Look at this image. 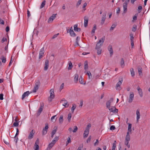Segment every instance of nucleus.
<instances>
[{"mask_svg": "<svg viewBox=\"0 0 150 150\" xmlns=\"http://www.w3.org/2000/svg\"><path fill=\"white\" fill-rule=\"evenodd\" d=\"M40 85V82L39 81H38L35 83L34 88L32 92L33 93L36 92L39 88Z\"/></svg>", "mask_w": 150, "mask_h": 150, "instance_id": "nucleus-1", "label": "nucleus"}, {"mask_svg": "<svg viewBox=\"0 0 150 150\" xmlns=\"http://www.w3.org/2000/svg\"><path fill=\"white\" fill-rule=\"evenodd\" d=\"M105 38V36H103L102 38H101L97 42L96 46L101 47L104 42Z\"/></svg>", "mask_w": 150, "mask_h": 150, "instance_id": "nucleus-2", "label": "nucleus"}, {"mask_svg": "<svg viewBox=\"0 0 150 150\" xmlns=\"http://www.w3.org/2000/svg\"><path fill=\"white\" fill-rule=\"evenodd\" d=\"M123 81V79L122 78L119 79V81L117 83L116 86V88L117 89L120 90L121 89L120 86L122 84Z\"/></svg>", "mask_w": 150, "mask_h": 150, "instance_id": "nucleus-3", "label": "nucleus"}, {"mask_svg": "<svg viewBox=\"0 0 150 150\" xmlns=\"http://www.w3.org/2000/svg\"><path fill=\"white\" fill-rule=\"evenodd\" d=\"M48 125L47 123L45 124V128H43L42 131V134L43 135L46 134L47 132V129H48Z\"/></svg>", "mask_w": 150, "mask_h": 150, "instance_id": "nucleus-4", "label": "nucleus"}, {"mask_svg": "<svg viewBox=\"0 0 150 150\" xmlns=\"http://www.w3.org/2000/svg\"><path fill=\"white\" fill-rule=\"evenodd\" d=\"M50 96L49 98V100H51L52 99H53L54 97V90L53 89H51L50 91Z\"/></svg>", "mask_w": 150, "mask_h": 150, "instance_id": "nucleus-5", "label": "nucleus"}, {"mask_svg": "<svg viewBox=\"0 0 150 150\" xmlns=\"http://www.w3.org/2000/svg\"><path fill=\"white\" fill-rule=\"evenodd\" d=\"M134 94L133 92H131L130 93V95L129 97V99L128 102L129 103H131L132 102L134 97Z\"/></svg>", "mask_w": 150, "mask_h": 150, "instance_id": "nucleus-6", "label": "nucleus"}, {"mask_svg": "<svg viewBox=\"0 0 150 150\" xmlns=\"http://www.w3.org/2000/svg\"><path fill=\"white\" fill-rule=\"evenodd\" d=\"M57 14H53L49 18L48 22L49 23H52L56 17Z\"/></svg>", "mask_w": 150, "mask_h": 150, "instance_id": "nucleus-7", "label": "nucleus"}, {"mask_svg": "<svg viewBox=\"0 0 150 150\" xmlns=\"http://www.w3.org/2000/svg\"><path fill=\"white\" fill-rule=\"evenodd\" d=\"M35 133V130L33 129L30 132V134L28 137V139H32Z\"/></svg>", "mask_w": 150, "mask_h": 150, "instance_id": "nucleus-8", "label": "nucleus"}, {"mask_svg": "<svg viewBox=\"0 0 150 150\" xmlns=\"http://www.w3.org/2000/svg\"><path fill=\"white\" fill-rule=\"evenodd\" d=\"M128 4L127 3H124L123 4V14H125L127 11V6Z\"/></svg>", "mask_w": 150, "mask_h": 150, "instance_id": "nucleus-9", "label": "nucleus"}, {"mask_svg": "<svg viewBox=\"0 0 150 150\" xmlns=\"http://www.w3.org/2000/svg\"><path fill=\"white\" fill-rule=\"evenodd\" d=\"M44 54V47L41 48L39 52V58L40 59L43 57Z\"/></svg>", "mask_w": 150, "mask_h": 150, "instance_id": "nucleus-10", "label": "nucleus"}, {"mask_svg": "<svg viewBox=\"0 0 150 150\" xmlns=\"http://www.w3.org/2000/svg\"><path fill=\"white\" fill-rule=\"evenodd\" d=\"M84 18V26L86 27L88 25V18L87 16H85Z\"/></svg>", "mask_w": 150, "mask_h": 150, "instance_id": "nucleus-11", "label": "nucleus"}, {"mask_svg": "<svg viewBox=\"0 0 150 150\" xmlns=\"http://www.w3.org/2000/svg\"><path fill=\"white\" fill-rule=\"evenodd\" d=\"M61 103H62V105L65 107H67L69 106L68 104H67V101L64 98L62 99L61 101Z\"/></svg>", "mask_w": 150, "mask_h": 150, "instance_id": "nucleus-12", "label": "nucleus"}, {"mask_svg": "<svg viewBox=\"0 0 150 150\" xmlns=\"http://www.w3.org/2000/svg\"><path fill=\"white\" fill-rule=\"evenodd\" d=\"M110 112H117V113L118 111V110L115 107H113L112 108H110V107L109 108H108Z\"/></svg>", "mask_w": 150, "mask_h": 150, "instance_id": "nucleus-13", "label": "nucleus"}, {"mask_svg": "<svg viewBox=\"0 0 150 150\" xmlns=\"http://www.w3.org/2000/svg\"><path fill=\"white\" fill-rule=\"evenodd\" d=\"M39 143V139H38L36 140V141L35 143V150H39V146L38 145Z\"/></svg>", "mask_w": 150, "mask_h": 150, "instance_id": "nucleus-14", "label": "nucleus"}, {"mask_svg": "<svg viewBox=\"0 0 150 150\" xmlns=\"http://www.w3.org/2000/svg\"><path fill=\"white\" fill-rule=\"evenodd\" d=\"M49 62L48 60H45L44 68V70L46 71L48 69L49 67Z\"/></svg>", "mask_w": 150, "mask_h": 150, "instance_id": "nucleus-15", "label": "nucleus"}, {"mask_svg": "<svg viewBox=\"0 0 150 150\" xmlns=\"http://www.w3.org/2000/svg\"><path fill=\"white\" fill-rule=\"evenodd\" d=\"M108 51L110 52V56L111 57L112 56L113 54V50H112V46L111 45H109L108 47Z\"/></svg>", "mask_w": 150, "mask_h": 150, "instance_id": "nucleus-16", "label": "nucleus"}, {"mask_svg": "<svg viewBox=\"0 0 150 150\" xmlns=\"http://www.w3.org/2000/svg\"><path fill=\"white\" fill-rule=\"evenodd\" d=\"M106 16V13H103L102 15V18L101 21V24L103 25L104 24L105 21Z\"/></svg>", "mask_w": 150, "mask_h": 150, "instance_id": "nucleus-17", "label": "nucleus"}, {"mask_svg": "<svg viewBox=\"0 0 150 150\" xmlns=\"http://www.w3.org/2000/svg\"><path fill=\"white\" fill-rule=\"evenodd\" d=\"M113 101V99L111 98L110 100H108L106 103V107L107 108H109L110 107V103L111 102H112Z\"/></svg>", "mask_w": 150, "mask_h": 150, "instance_id": "nucleus-18", "label": "nucleus"}, {"mask_svg": "<svg viewBox=\"0 0 150 150\" xmlns=\"http://www.w3.org/2000/svg\"><path fill=\"white\" fill-rule=\"evenodd\" d=\"M101 46H97L96 47V49L97 50V53L98 55L100 54L101 52L102 49L101 48Z\"/></svg>", "mask_w": 150, "mask_h": 150, "instance_id": "nucleus-19", "label": "nucleus"}, {"mask_svg": "<svg viewBox=\"0 0 150 150\" xmlns=\"http://www.w3.org/2000/svg\"><path fill=\"white\" fill-rule=\"evenodd\" d=\"M136 115H137V121L138 122L140 118V113L139 112V109H138L136 111Z\"/></svg>", "mask_w": 150, "mask_h": 150, "instance_id": "nucleus-20", "label": "nucleus"}, {"mask_svg": "<svg viewBox=\"0 0 150 150\" xmlns=\"http://www.w3.org/2000/svg\"><path fill=\"white\" fill-rule=\"evenodd\" d=\"M30 93L29 91H27L24 92L22 96V99L23 100L26 97H27Z\"/></svg>", "mask_w": 150, "mask_h": 150, "instance_id": "nucleus-21", "label": "nucleus"}, {"mask_svg": "<svg viewBox=\"0 0 150 150\" xmlns=\"http://www.w3.org/2000/svg\"><path fill=\"white\" fill-rule=\"evenodd\" d=\"M67 33H70V34L71 37H74L76 36V35L75 34V33H74V31H69V29H67Z\"/></svg>", "mask_w": 150, "mask_h": 150, "instance_id": "nucleus-22", "label": "nucleus"}, {"mask_svg": "<svg viewBox=\"0 0 150 150\" xmlns=\"http://www.w3.org/2000/svg\"><path fill=\"white\" fill-rule=\"evenodd\" d=\"M89 131H88V130H87V129L86 130H85L83 134L84 138H86L88 137L89 134Z\"/></svg>", "mask_w": 150, "mask_h": 150, "instance_id": "nucleus-23", "label": "nucleus"}, {"mask_svg": "<svg viewBox=\"0 0 150 150\" xmlns=\"http://www.w3.org/2000/svg\"><path fill=\"white\" fill-rule=\"evenodd\" d=\"M77 26L78 25L77 24H75L74 25V30L76 32L80 31L81 30V28L77 27Z\"/></svg>", "mask_w": 150, "mask_h": 150, "instance_id": "nucleus-24", "label": "nucleus"}, {"mask_svg": "<svg viewBox=\"0 0 150 150\" xmlns=\"http://www.w3.org/2000/svg\"><path fill=\"white\" fill-rule=\"evenodd\" d=\"M84 69L85 70H87L88 68V62L87 61H86L84 62Z\"/></svg>", "mask_w": 150, "mask_h": 150, "instance_id": "nucleus-25", "label": "nucleus"}, {"mask_svg": "<svg viewBox=\"0 0 150 150\" xmlns=\"http://www.w3.org/2000/svg\"><path fill=\"white\" fill-rule=\"evenodd\" d=\"M137 89L138 91L139 92V93L141 97L142 96V90L140 88L139 86H138L137 88Z\"/></svg>", "mask_w": 150, "mask_h": 150, "instance_id": "nucleus-26", "label": "nucleus"}, {"mask_svg": "<svg viewBox=\"0 0 150 150\" xmlns=\"http://www.w3.org/2000/svg\"><path fill=\"white\" fill-rule=\"evenodd\" d=\"M43 108V107L41 105L40 108H39L38 112H37V115H40L41 112Z\"/></svg>", "mask_w": 150, "mask_h": 150, "instance_id": "nucleus-27", "label": "nucleus"}, {"mask_svg": "<svg viewBox=\"0 0 150 150\" xmlns=\"http://www.w3.org/2000/svg\"><path fill=\"white\" fill-rule=\"evenodd\" d=\"M54 145L51 143L48 145V147L47 149V150H50L54 146Z\"/></svg>", "mask_w": 150, "mask_h": 150, "instance_id": "nucleus-28", "label": "nucleus"}, {"mask_svg": "<svg viewBox=\"0 0 150 150\" xmlns=\"http://www.w3.org/2000/svg\"><path fill=\"white\" fill-rule=\"evenodd\" d=\"M142 68L141 67H139L138 68V73L140 76L142 75Z\"/></svg>", "mask_w": 150, "mask_h": 150, "instance_id": "nucleus-29", "label": "nucleus"}, {"mask_svg": "<svg viewBox=\"0 0 150 150\" xmlns=\"http://www.w3.org/2000/svg\"><path fill=\"white\" fill-rule=\"evenodd\" d=\"M79 76L77 74H76L74 76V80L75 82L76 83L78 80Z\"/></svg>", "mask_w": 150, "mask_h": 150, "instance_id": "nucleus-30", "label": "nucleus"}, {"mask_svg": "<svg viewBox=\"0 0 150 150\" xmlns=\"http://www.w3.org/2000/svg\"><path fill=\"white\" fill-rule=\"evenodd\" d=\"M59 122L60 124H62L63 122V116L62 115L60 116L59 119Z\"/></svg>", "mask_w": 150, "mask_h": 150, "instance_id": "nucleus-31", "label": "nucleus"}, {"mask_svg": "<svg viewBox=\"0 0 150 150\" xmlns=\"http://www.w3.org/2000/svg\"><path fill=\"white\" fill-rule=\"evenodd\" d=\"M130 71L132 76V77L134 76L135 75V73L133 69L131 68L130 69Z\"/></svg>", "mask_w": 150, "mask_h": 150, "instance_id": "nucleus-32", "label": "nucleus"}, {"mask_svg": "<svg viewBox=\"0 0 150 150\" xmlns=\"http://www.w3.org/2000/svg\"><path fill=\"white\" fill-rule=\"evenodd\" d=\"M116 141H115L113 143L112 150H115V148L116 147Z\"/></svg>", "mask_w": 150, "mask_h": 150, "instance_id": "nucleus-33", "label": "nucleus"}, {"mask_svg": "<svg viewBox=\"0 0 150 150\" xmlns=\"http://www.w3.org/2000/svg\"><path fill=\"white\" fill-rule=\"evenodd\" d=\"M117 25L116 23H113L112 25L110 28V30H113L114 29V28H115L116 26Z\"/></svg>", "mask_w": 150, "mask_h": 150, "instance_id": "nucleus-34", "label": "nucleus"}, {"mask_svg": "<svg viewBox=\"0 0 150 150\" xmlns=\"http://www.w3.org/2000/svg\"><path fill=\"white\" fill-rule=\"evenodd\" d=\"M131 128L132 124L130 123H129L128 127V131L129 132H131L132 131Z\"/></svg>", "mask_w": 150, "mask_h": 150, "instance_id": "nucleus-35", "label": "nucleus"}, {"mask_svg": "<svg viewBox=\"0 0 150 150\" xmlns=\"http://www.w3.org/2000/svg\"><path fill=\"white\" fill-rule=\"evenodd\" d=\"M76 105L75 104H73L72 105V107L71 108V110L72 112L73 113L74 110L76 108Z\"/></svg>", "mask_w": 150, "mask_h": 150, "instance_id": "nucleus-36", "label": "nucleus"}, {"mask_svg": "<svg viewBox=\"0 0 150 150\" xmlns=\"http://www.w3.org/2000/svg\"><path fill=\"white\" fill-rule=\"evenodd\" d=\"M69 67L68 68V69L69 70H71L73 67L72 63L71 62V61H70L69 62Z\"/></svg>", "mask_w": 150, "mask_h": 150, "instance_id": "nucleus-37", "label": "nucleus"}, {"mask_svg": "<svg viewBox=\"0 0 150 150\" xmlns=\"http://www.w3.org/2000/svg\"><path fill=\"white\" fill-rule=\"evenodd\" d=\"M86 74H87L88 76V79H91L92 78V75L90 71H88V72H87V73H86Z\"/></svg>", "mask_w": 150, "mask_h": 150, "instance_id": "nucleus-38", "label": "nucleus"}, {"mask_svg": "<svg viewBox=\"0 0 150 150\" xmlns=\"http://www.w3.org/2000/svg\"><path fill=\"white\" fill-rule=\"evenodd\" d=\"M96 29V24H94V25L91 31V33H94Z\"/></svg>", "mask_w": 150, "mask_h": 150, "instance_id": "nucleus-39", "label": "nucleus"}, {"mask_svg": "<svg viewBox=\"0 0 150 150\" xmlns=\"http://www.w3.org/2000/svg\"><path fill=\"white\" fill-rule=\"evenodd\" d=\"M45 2H46V1L45 0L44 1L42 2V4L40 6V9L42 8L45 6Z\"/></svg>", "mask_w": 150, "mask_h": 150, "instance_id": "nucleus-40", "label": "nucleus"}, {"mask_svg": "<svg viewBox=\"0 0 150 150\" xmlns=\"http://www.w3.org/2000/svg\"><path fill=\"white\" fill-rule=\"evenodd\" d=\"M71 113H69L68 115V116L67 119L69 122H70L71 121Z\"/></svg>", "mask_w": 150, "mask_h": 150, "instance_id": "nucleus-41", "label": "nucleus"}, {"mask_svg": "<svg viewBox=\"0 0 150 150\" xmlns=\"http://www.w3.org/2000/svg\"><path fill=\"white\" fill-rule=\"evenodd\" d=\"M1 59L2 60V62L3 63L6 62V58L4 56H2L1 57Z\"/></svg>", "mask_w": 150, "mask_h": 150, "instance_id": "nucleus-42", "label": "nucleus"}, {"mask_svg": "<svg viewBox=\"0 0 150 150\" xmlns=\"http://www.w3.org/2000/svg\"><path fill=\"white\" fill-rule=\"evenodd\" d=\"M83 79L81 76H80L79 79V82L80 83L82 84H83Z\"/></svg>", "mask_w": 150, "mask_h": 150, "instance_id": "nucleus-43", "label": "nucleus"}, {"mask_svg": "<svg viewBox=\"0 0 150 150\" xmlns=\"http://www.w3.org/2000/svg\"><path fill=\"white\" fill-rule=\"evenodd\" d=\"M121 65V66H122L123 65V66L122 67H123L124 66V59L123 58H122L121 59V61L120 62Z\"/></svg>", "mask_w": 150, "mask_h": 150, "instance_id": "nucleus-44", "label": "nucleus"}, {"mask_svg": "<svg viewBox=\"0 0 150 150\" xmlns=\"http://www.w3.org/2000/svg\"><path fill=\"white\" fill-rule=\"evenodd\" d=\"M82 0H79L76 4V6L78 7L81 4Z\"/></svg>", "mask_w": 150, "mask_h": 150, "instance_id": "nucleus-45", "label": "nucleus"}, {"mask_svg": "<svg viewBox=\"0 0 150 150\" xmlns=\"http://www.w3.org/2000/svg\"><path fill=\"white\" fill-rule=\"evenodd\" d=\"M57 130V128L56 127V128L54 129L52 131V132L51 133L54 134H55V133H56Z\"/></svg>", "mask_w": 150, "mask_h": 150, "instance_id": "nucleus-46", "label": "nucleus"}, {"mask_svg": "<svg viewBox=\"0 0 150 150\" xmlns=\"http://www.w3.org/2000/svg\"><path fill=\"white\" fill-rule=\"evenodd\" d=\"M129 141H125V144L126 145L128 148H129L130 147V145L128 144L129 142Z\"/></svg>", "mask_w": 150, "mask_h": 150, "instance_id": "nucleus-47", "label": "nucleus"}, {"mask_svg": "<svg viewBox=\"0 0 150 150\" xmlns=\"http://www.w3.org/2000/svg\"><path fill=\"white\" fill-rule=\"evenodd\" d=\"M78 129V128L76 126H74V130L73 131V132H76Z\"/></svg>", "mask_w": 150, "mask_h": 150, "instance_id": "nucleus-48", "label": "nucleus"}, {"mask_svg": "<svg viewBox=\"0 0 150 150\" xmlns=\"http://www.w3.org/2000/svg\"><path fill=\"white\" fill-rule=\"evenodd\" d=\"M130 140V136H126L125 137V141H129Z\"/></svg>", "mask_w": 150, "mask_h": 150, "instance_id": "nucleus-49", "label": "nucleus"}, {"mask_svg": "<svg viewBox=\"0 0 150 150\" xmlns=\"http://www.w3.org/2000/svg\"><path fill=\"white\" fill-rule=\"evenodd\" d=\"M99 143V141L98 139H97L96 140V142L94 143V146H96Z\"/></svg>", "mask_w": 150, "mask_h": 150, "instance_id": "nucleus-50", "label": "nucleus"}, {"mask_svg": "<svg viewBox=\"0 0 150 150\" xmlns=\"http://www.w3.org/2000/svg\"><path fill=\"white\" fill-rule=\"evenodd\" d=\"M71 142V139L70 137H69L67 139V142L66 143L67 145L69 143H70Z\"/></svg>", "mask_w": 150, "mask_h": 150, "instance_id": "nucleus-51", "label": "nucleus"}, {"mask_svg": "<svg viewBox=\"0 0 150 150\" xmlns=\"http://www.w3.org/2000/svg\"><path fill=\"white\" fill-rule=\"evenodd\" d=\"M91 136H89L87 140H86V142L87 143H88L89 142L91 141Z\"/></svg>", "mask_w": 150, "mask_h": 150, "instance_id": "nucleus-52", "label": "nucleus"}, {"mask_svg": "<svg viewBox=\"0 0 150 150\" xmlns=\"http://www.w3.org/2000/svg\"><path fill=\"white\" fill-rule=\"evenodd\" d=\"M91 127V125L90 124H88V125L87 127H86L85 130H86L87 129V130H88V131H89V128Z\"/></svg>", "mask_w": 150, "mask_h": 150, "instance_id": "nucleus-53", "label": "nucleus"}, {"mask_svg": "<svg viewBox=\"0 0 150 150\" xmlns=\"http://www.w3.org/2000/svg\"><path fill=\"white\" fill-rule=\"evenodd\" d=\"M110 129L112 130H114L115 129V127L114 126L112 125L110 127Z\"/></svg>", "mask_w": 150, "mask_h": 150, "instance_id": "nucleus-54", "label": "nucleus"}, {"mask_svg": "<svg viewBox=\"0 0 150 150\" xmlns=\"http://www.w3.org/2000/svg\"><path fill=\"white\" fill-rule=\"evenodd\" d=\"M120 8L119 7H118L117 8V11H116V13L117 14H119L120 13Z\"/></svg>", "mask_w": 150, "mask_h": 150, "instance_id": "nucleus-55", "label": "nucleus"}, {"mask_svg": "<svg viewBox=\"0 0 150 150\" xmlns=\"http://www.w3.org/2000/svg\"><path fill=\"white\" fill-rule=\"evenodd\" d=\"M7 41V39L5 38H3L1 40V42L3 43L5 41Z\"/></svg>", "mask_w": 150, "mask_h": 150, "instance_id": "nucleus-56", "label": "nucleus"}, {"mask_svg": "<svg viewBox=\"0 0 150 150\" xmlns=\"http://www.w3.org/2000/svg\"><path fill=\"white\" fill-rule=\"evenodd\" d=\"M18 122H14L13 123V125L14 126V127H16V126H17L18 125Z\"/></svg>", "mask_w": 150, "mask_h": 150, "instance_id": "nucleus-57", "label": "nucleus"}, {"mask_svg": "<svg viewBox=\"0 0 150 150\" xmlns=\"http://www.w3.org/2000/svg\"><path fill=\"white\" fill-rule=\"evenodd\" d=\"M3 96L4 95L3 94L1 93L0 94V100H1L3 99Z\"/></svg>", "mask_w": 150, "mask_h": 150, "instance_id": "nucleus-58", "label": "nucleus"}, {"mask_svg": "<svg viewBox=\"0 0 150 150\" xmlns=\"http://www.w3.org/2000/svg\"><path fill=\"white\" fill-rule=\"evenodd\" d=\"M64 87V83H62L61 85L60 88V91L63 89Z\"/></svg>", "mask_w": 150, "mask_h": 150, "instance_id": "nucleus-59", "label": "nucleus"}, {"mask_svg": "<svg viewBox=\"0 0 150 150\" xmlns=\"http://www.w3.org/2000/svg\"><path fill=\"white\" fill-rule=\"evenodd\" d=\"M14 141L16 142V144H17V141H18V137H15V136L14 137Z\"/></svg>", "mask_w": 150, "mask_h": 150, "instance_id": "nucleus-60", "label": "nucleus"}, {"mask_svg": "<svg viewBox=\"0 0 150 150\" xmlns=\"http://www.w3.org/2000/svg\"><path fill=\"white\" fill-rule=\"evenodd\" d=\"M19 134V130L18 128L16 129V135H15V137H16L17 136L18 134Z\"/></svg>", "mask_w": 150, "mask_h": 150, "instance_id": "nucleus-61", "label": "nucleus"}, {"mask_svg": "<svg viewBox=\"0 0 150 150\" xmlns=\"http://www.w3.org/2000/svg\"><path fill=\"white\" fill-rule=\"evenodd\" d=\"M0 23L1 24L4 25V22L2 20L1 18H0Z\"/></svg>", "mask_w": 150, "mask_h": 150, "instance_id": "nucleus-62", "label": "nucleus"}, {"mask_svg": "<svg viewBox=\"0 0 150 150\" xmlns=\"http://www.w3.org/2000/svg\"><path fill=\"white\" fill-rule=\"evenodd\" d=\"M138 9L139 10L138 12L139 13H140L141 12V11H139V10H141L142 9V7L141 6H139L138 7Z\"/></svg>", "mask_w": 150, "mask_h": 150, "instance_id": "nucleus-63", "label": "nucleus"}, {"mask_svg": "<svg viewBox=\"0 0 150 150\" xmlns=\"http://www.w3.org/2000/svg\"><path fill=\"white\" fill-rule=\"evenodd\" d=\"M59 35V33L56 34L54 35L52 37V39H54L57 37L58 35Z\"/></svg>", "mask_w": 150, "mask_h": 150, "instance_id": "nucleus-64", "label": "nucleus"}]
</instances>
